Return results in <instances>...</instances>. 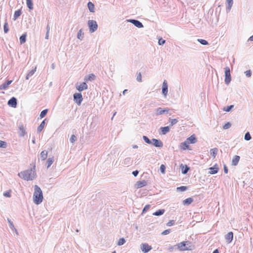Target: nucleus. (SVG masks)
Here are the masks:
<instances>
[{
  "instance_id": "f257e3e1",
  "label": "nucleus",
  "mask_w": 253,
  "mask_h": 253,
  "mask_svg": "<svg viewBox=\"0 0 253 253\" xmlns=\"http://www.w3.org/2000/svg\"><path fill=\"white\" fill-rule=\"evenodd\" d=\"M35 166L33 168L21 171L18 173V176L25 180H32L36 177V173L35 171Z\"/></svg>"
},
{
  "instance_id": "f03ea898",
  "label": "nucleus",
  "mask_w": 253,
  "mask_h": 253,
  "mask_svg": "<svg viewBox=\"0 0 253 253\" xmlns=\"http://www.w3.org/2000/svg\"><path fill=\"white\" fill-rule=\"evenodd\" d=\"M42 192L41 188L36 185L34 186V192L33 194V201L35 204H40L43 200Z\"/></svg>"
},
{
  "instance_id": "7ed1b4c3",
  "label": "nucleus",
  "mask_w": 253,
  "mask_h": 253,
  "mask_svg": "<svg viewBox=\"0 0 253 253\" xmlns=\"http://www.w3.org/2000/svg\"><path fill=\"white\" fill-rule=\"evenodd\" d=\"M175 246H176L177 249L180 251H191L194 248L191 242L189 241L181 242L177 244Z\"/></svg>"
},
{
  "instance_id": "20e7f679",
  "label": "nucleus",
  "mask_w": 253,
  "mask_h": 253,
  "mask_svg": "<svg viewBox=\"0 0 253 253\" xmlns=\"http://www.w3.org/2000/svg\"><path fill=\"white\" fill-rule=\"evenodd\" d=\"M87 24L90 33H93L97 30L98 28V24L96 21L89 20L87 22Z\"/></svg>"
},
{
  "instance_id": "39448f33",
  "label": "nucleus",
  "mask_w": 253,
  "mask_h": 253,
  "mask_svg": "<svg viewBox=\"0 0 253 253\" xmlns=\"http://www.w3.org/2000/svg\"><path fill=\"white\" fill-rule=\"evenodd\" d=\"M225 70V83L226 84L228 85L231 81V76L230 74V70L229 67H226Z\"/></svg>"
},
{
  "instance_id": "423d86ee",
  "label": "nucleus",
  "mask_w": 253,
  "mask_h": 253,
  "mask_svg": "<svg viewBox=\"0 0 253 253\" xmlns=\"http://www.w3.org/2000/svg\"><path fill=\"white\" fill-rule=\"evenodd\" d=\"M74 101L78 105H80L83 100L82 94L81 93H75L73 95Z\"/></svg>"
},
{
  "instance_id": "0eeeda50",
  "label": "nucleus",
  "mask_w": 253,
  "mask_h": 253,
  "mask_svg": "<svg viewBox=\"0 0 253 253\" xmlns=\"http://www.w3.org/2000/svg\"><path fill=\"white\" fill-rule=\"evenodd\" d=\"M140 249L143 253H147L152 250V248L147 243H142L140 245Z\"/></svg>"
},
{
  "instance_id": "6e6552de",
  "label": "nucleus",
  "mask_w": 253,
  "mask_h": 253,
  "mask_svg": "<svg viewBox=\"0 0 253 253\" xmlns=\"http://www.w3.org/2000/svg\"><path fill=\"white\" fill-rule=\"evenodd\" d=\"M127 21L133 24L135 27L138 28H141L144 27L143 25L141 22L136 19H128L127 20Z\"/></svg>"
},
{
  "instance_id": "1a4fd4ad",
  "label": "nucleus",
  "mask_w": 253,
  "mask_h": 253,
  "mask_svg": "<svg viewBox=\"0 0 253 253\" xmlns=\"http://www.w3.org/2000/svg\"><path fill=\"white\" fill-rule=\"evenodd\" d=\"M151 144L156 147H162L163 146V143L162 141L160 139L153 138L151 140Z\"/></svg>"
},
{
  "instance_id": "9d476101",
  "label": "nucleus",
  "mask_w": 253,
  "mask_h": 253,
  "mask_svg": "<svg viewBox=\"0 0 253 253\" xmlns=\"http://www.w3.org/2000/svg\"><path fill=\"white\" fill-rule=\"evenodd\" d=\"M7 104L13 108H15L17 104V100L15 97H11L7 102Z\"/></svg>"
},
{
  "instance_id": "9b49d317",
  "label": "nucleus",
  "mask_w": 253,
  "mask_h": 253,
  "mask_svg": "<svg viewBox=\"0 0 253 253\" xmlns=\"http://www.w3.org/2000/svg\"><path fill=\"white\" fill-rule=\"evenodd\" d=\"M87 87L88 86L85 82H83L79 85H76L77 89L80 92L87 89Z\"/></svg>"
},
{
  "instance_id": "f8f14e48",
  "label": "nucleus",
  "mask_w": 253,
  "mask_h": 253,
  "mask_svg": "<svg viewBox=\"0 0 253 253\" xmlns=\"http://www.w3.org/2000/svg\"><path fill=\"white\" fill-rule=\"evenodd\" d=\"M168 92V85L167 82L166 80H165L163 83L162 86V93L165 96H166Z\"/></svg>"
},
{
  "instance_id": "ddd939ff",
  "label": "nucleus",
  "mask_w": 253,
  "mask_h": 253,
  "mask_svg": "<svg viewBox=\"0 0 253 253\" xmlns=\"http://www.w3.org/2000/svg\"><path fill=\"white\" fill-rule=\"evenodd\" d=\"M209 173L211 174H214L218 172L219 170V168L217 164H215L212 167H210L209 168Z\"/></svg>"
},
{
  "instance_id": "4468645a",
  "label": "nucleus",
  "mask_w": 253,
  "mask_h": 253,
  "mask_svg": "<svg viewBox=\"0 0 253 253\" xmlns=\"http://www.w3.org/2000/svg\"><path fill=\"white\" fill-rule=\"evenodd\" d=\"M169 109L167 108L163 109L161 107L157 108L156 110V114L157 115H162L163 114L168 113Z\"/></svg>"
},
{
  "instance_id": "2eb2a0df",
  "label": "nucleus",
  "mask_w": 253,
  "mask_h": 253,
  "mask_svg": "<svg viewBox=\"0 0 253 253\" xmlns=\"http://www.w3.org/2000/svg\"><path fill=\"white\" fill-rule=\"evenodd\" d=\"M189 144H194L197 142V139L196 137L195 134H193L188 137L186 140Z\"/></svg>"
},
{
  "instance_id": "dca6fc26",
  "label": "nucleus",
  "mask_w": 253,
  "mask_h": 253,
  "mask_svg": "<svg viewBox=\"0 0 253 253\" xmlns=\"http://www.w3.org/2000/svg\"><path fill=\"white\" fill-rule=\"evenodd\" d=\"M147 184V182L146 180H143L141 181H138L136 182L135 184V187L137 188H142L144 186H145Z\"/></svg>"
},
{
  "instance_id": "f3484780",
  "label": "nucleus",
  "mask_w": 253,
  "mask_h": 253,
  "mask_svg": "<svg viewBox=\"0 0 253 253\" xmlns=\"http://www.w3.org/2000/svg\"><path fill=\"white\" fill-rule=\"evenodd\" d=\"M227 243H230L233 239V233L232 232H228L225 236Z\"/></svg>"
},
{
  "instance_id": "a211bd4d",
  "label": "nucleus",
  "mask_w": 253,
  "mask_h": 253,
  "mask_svg": "<svg viewBox=\"0 0 253 253\" xmlns=\"http://www.w3.org/2000/svg\"><path fill=\"white\" fill-rule=\"evenodd\" d=\"M12 82V80H7L6 82L0 85V90L6 89L8 85Z\"/></svg>"
},
{
  "instance_id": "6ab92c4d",
  "label": "nucleus",
  "mask_w": 253,
  "mask_h": 253,
  "mask_svg": "<svg viewBox=\"0 0 253 253\" xmlns=\"http://www.w3.org/2000/svg\"><path fill=\"white\" fill-rule=\"evenodd\" d=\"M180 148L181 150H183L188 149L189 148V143L186 140L183 142L181 143L180 144Z\"/></svg>"
},
{
  "instance_id": "aec40b11",
  "label": "nucleus",
  "mask_w": 253,
  "mask_h": 253,
  "mask_svg": "<svg viewBox=\"0 0 253 253\" xmlns=\"http://www.w3.org/2000/svg\"><path fill=\"white\" fill-rule=\"evenodd\" d=\"M180 167L181 169V172L183 174H186L190 169V168L187 165L184 166L182 164H181Z\"/></svg>"
},
{
  "instance_id": "412c9836",
  "label": "nucleus",
  "mask_w": 253,
  "mask_h": 253,
  "mask_svg": "<svg viewBox=\"0 0 253 253\" xmlns=\"http://www.w3.org/2000/svg\"><path fill=\"white\" fill-rule=\"evenodd\" d=\"M194 201L193 198L190 197L183 201V204L185 206L190 205Z\"/></svg>"
},
{
  "instance_id": "4be33fe9",
  "label": "nucleus",
  "mask_w": 253,
  "mask_h": 253,
  "mask_svg": "<svg viewBox=\"0 0 253 253\" xmlns=\"http://www.w3.org/2000/svg\"><path fill=\"white\" fill-rule=\"evenodd\" d=\"M226 3H227V6H226V10L227 12L229 11L231 7L233 5V0H226Z\"/></svg>"
},
{
  "instance_id": "5701e85b",
  "label": "nucleus",
  "mask_w": 253,
  "mask_h": 253,
  "mask_svg": "<svg viewBox=\"0 0 253 253\" xmlns=\"http://www.w3.org/2000/svg\"><path fill=\"white\" fill-rule=\"evenodd\" d=\"M240 157L239 156L236 155L232 161V165L233 166H236L239 163V161L240 160Z\"/></svg>"
},
{
  "instance_id": "b1692460",
  "label": "nucleus",
  "mask_w": 253,
  "mask_h": 253,
  "mask_svg": "<svg viewBox=\"0 0 253 253\" xmlns=\"http://www.w3.org/2000/svg\"><path fill=\"white\" fill-rule=\"evenodd\" d=\"M218 152V149L214 148L210 150V154L213 158H215Z\"/></svg>"
},
{
  "instance_id": "393cba45",
  "label": "nucleus",
  "mask_w": 253,
  "mask_h": 253,
  "mask_svg": "<svg viewBox=\"0 0 253 253\" xmlns=\"http://www.w3.org/2000/svg\"><path fill=\"white\" fill-rule=\"evenodd\" d=\"M95 78V76L93 74H90L88 75L87 76H85L84 78L85 81H92L94 80Z\"/></svg>"
},
{
  "instance_id": "a878e982",
  "label": "nucleus",
  "mask_w": 253,
  "mask_h": 253,
  "mask_svg": "<svg viewBox=\"0 0 253 253\" xmlns=\"http://www.w3.org/2000/svg\"><path fill=\"white\" fill-rule=\"evenodd\" d=\"M170 127H161L159 131V133L161 134H166L169 131Z\"/></svg>"
},
{
  "instance_id": "bb28decb",
  "label": "nucleus",
  "mask_w": 253,
  "mask_h": 253,
  "mask_svg": "<svg viewBox=\"0 0 253 253\" xmlns=\"http://www.w3.org/2000/svg\"><path fill=\"white\" fill-rule=\"evenodd\" d=\"M7 221H8V222L9 223V227H10V229L12 231H15L16 233V234H18L17 230L15 228L13 222L11 221V220L9 218H7Z\"/></svg>"
},
{
  "instance_id": "cd10ccee",
  "label": "nucleus",
  "mask_w": 253,
  "mask_h": 253,
  "mask_svg": "<svg viewBox=\"0 0 253 253\" xmlns=\"http://www.w3.org/2000/svg\"><path fill=\"white\" fill-rule=\"evenodd\" d=\"M87 7L90 12H94V5L92 2L89 1L87 3Z\"/></svg>"
},
{
  "instance_id": "c85d7f7f",
  "label": "nucleus",
  "mask_w": 253,
  "mask_h": 253,
  "mask_svg": "<svg viewBox=\"0 0 253 253\" xmlns=\"http://www.w3.org/2000/svg\"><path fill=\"white\" fill-rule=\"evenodd\" d=\"M3 31L4 33L6 34L9 31V28H8V22L7 21V18L6 17L5 19V22L3 25Z\"/></svg>"
},
{
  "instance_id": "c756f323",
  "label": "nucleus",
  "mask_w": 253,
  "mask_h": 253,
  "mask_svg": "<svg viewBox=\"0 0 253 253\" xmlns=\"http://www.w3.org/2000/svg\"><path fill=\"white\" fill-rule=\"evenodd\" d=\"M22 11L21 9H18L14 12L13 19L14 20H16L21 14Z\"/></svg>"
},
{
  "instance_id": "7c9ffc66",
  "label": "nucleus",
  "mask_w": 253,
  "mask_h": 253,
  "mask_svg": "<svg viewBox=\"0 0 253 253\" xmlns=\"http://www.w3.org/2000/svg\"><path fill=\"white\" fill-rule=\"evenodd\" d=\"M18 134L19 136L23 137L26 133V130L25 127H19V129L18 131Z\"/></svg>"
},
{
  "instance_id": "2f4dec72",
  "label": "nucleus",
  "mask_w": 253,
  "mask_h": 253,
  "mask_svg": "<svg viewBox=\"0 0 253 253\" xmlns=\"http://www.w3.org/2000/svg\"><path fill=\"white\" fill-rule=\"evenodd\" d=\"M36 71V67H35L34 69H32L31 71H29V72L27 73V76L26 77V79L28 80L30 77H31L34 74Z\"/></svg>"
},
{
  "instance_id": "473e14b6",
  "label": "nucleus",
  "mask_w": 253,
  "mask_h": 253,
  "mask_svg": "<svg viewBox=\"0 0 253 253\" xmlns=\"http://www.w3.org/2000/svg\"><path fill=\"white\" fill-rule=\"evenodd\" d=\"M132 163V161H131V158L130 157H127V158H126L124 162L122 163V164L124 165H131Z\"/></svg>"
},
{
  "instance_id": "72a5a7b5",
  "label": "nucleus",
  "mask_w": 253,
  "mask_h": 253,
  "mask_svg": "<svg viewBox=\"0 0 253 253\" xmlns=\"http://www.w3.org/2000/svg\"><path fill=\"white\" fill-rule=\"evenodd\" d=\"M165 210L164 209H160L154 213H153V215L155 216H160L164 213Z\"/></svg>"
},
{
  "instance_id": "f704fd0d",
  "label": "nucleus",
  "mask_w": 253,
  "mask_h": 253,
  "mask_svg": "<svg viewBox=\"0 0 253 253\" xmlns=\"http://www.w3.org/2000/svg\"><path fill=\"white\" fill-rule=\"evenodd\" d=\"M47 154L48 152L45 150H43L41 153V158L42 159V160H44L46 159L47 157Z\"/></svg>"
},
{
  "instance_id": "c9c22d12",
  "label": "nucleus",
  "mask_w": 253,
  "mask_h": 253,
  "mask_svg": "<svg viewBox=\"0 0 253 253\" xmlns=\"http://www.w3.org/2000/svg\"><path fill=\"white\" fill-rule=\"evenodd\" d=\"M26 4L27 7L30 10H32L33 9V3L32 0H26Z\"/></svg>"
},
{
  "instance_id": "e433bc0d",
  "label": "nucleus",
  "mask_w": 253,
  "mask_h": 253,
  "mask_svg": "<svg viewBox=\"0 0 253 253\" xmlns=\"http://www.w3.org/2000/svg\"><path fill=\"white\" fill-rule=\"evenodd\" d=\"M26 36H27L26 34H24L20 37L19 40H20V42L21 44H23L26 42Z\"/></svg>"
},
{
  "instance_id": "4c0bfd02",
  "label": "nucleus",
  "mask_w": 253,
  "mask_h": 253,
  "mask_svg": "<svg viewBox=\"0 0 253 253\" xmlns=\"http://www.w3.org/2000/svg\"><path fill=\"white\" fill-rule=\"evenodd\" d=\"M187 189V187L185 186H181L178 187H177L176 190L178 192H183Z\"/></svg>"
},
{
  "instance_id": "58836bf2",
  "label": "nucleus",
  "mask_w": 253,
  "mask_h": 253,
  "mask_svg": "<svg viewBox=\"0 0 253 253\" xmlns=\"http://www.w3.org/2000/svg\"><path fill=\"white\" fill-rule=\"evenodd\" d=\"M53 158H49L47 160V168H48L53 163Z\"/></svg>"
},
{
  "instance_id": "ea45409f",
  "label": "nucleus",
  "mask_w": 253,
  "mask_h": 253,
  "mask_svg": "<svg viewBox=\"0 0 253 253\" xmlns=\"http://www.w3.org/2000/svg\"><path fill=\"white\" fill-rule=\"evenodd\" d=\"M197 41H198V42H199L202 45H208L209 44L208 42L206 40H205L198 39L197 40Z\"/></svg>"
},
{
  "instance_id": "a19ab883",
  "label": "nucleus",
  "mask_w": 253,
  "mask_h": 253,
  "mask_svg": "<svg viewBox=\"0 0 253 253\" xmlns=\"http://www.w3.org/2000/svg\"><path fill=\"white\" fill-rule=\"evenodd\" d=\"M244 139L246 141H249L252 139V137L249 132H247L245 133Z\"/></svg>"
},
{
  "instance_id": "79ce46f5",
  "label": "nucleus",
  "mask_w": 253,
  "mask_h": 253,
  "mask_svg": "<svg viewBox=\"0 0 253 253\" xmlns=\"http://www.w3.org/2000/svg\"><path fill=\"white\" fill-rule=\"evenodd\" d=\"M142 138L145 142L148 144H151V140H150L147 136L144 135Z\"/></svg>"
},
{
  "instance_id": "37998d69",
  "label": "nucleus",
  "mask_w": 253,
  "mask_h": 253,
  "mask_svg": "<svg viewBox=\"0 0 253 253\" xmlns=\"http://www.w3.org/2000/svg\"><path fill=\"white\" fill-rule=\"evenodd\" d=\"M126 242V240L124 238H120L118 242V246L123 245Z\"/></svg>"
},
{
  "instance_id": "c03bdc74",
  "label": "nucleus",
  "mask_w": 253,
  "mask_h": 253,
  "mask_svg": "<svg viewBox=\"0 0 253 253\" xmlns=\"http://www.w3.org/2000/svg\"><path fill=\"white\" fill-rule=\"evenodd\" d=\"M48 112V109H44L42 110L40 114L41 118H42L45 116Z\"/></svg>"
},
{
  "instance_id": "a18cd8bd",
  "label": "nucleus",
  "mask_w": 253,
  "mask_h": 253,
  "mask_svg": "<svg viewBox=\"0 0 253 253\" xmlns=\"http://www.w3.org/2000/svg\"><path fill=\"white\" fill-rule=\"evenodd\" d=\"M77 140V136L75 134H73L71 136V138L70 139V142L72 143H74L76 140Z\"/></svg>"
},
{
  "instance_id": "49530a36",
  "label": "nucleus",
  "mask_w": 253,
  "mask_h": 253,
  "mask_svg": "<svg viewBox=\"0 0 253 253\" xmlns=\"http://www.w3.org/2000/svg\"><path fill=\"white\" fill-rule=\"evenodd\" d=\"M178 122L177 119H169V122L170 123V125L173 126L176 124Z\"/></svg>"
},
{
  "instance_id": "de8ad7c7",
  "label": "nucleus",
  "mask_w": 253,
  "mask_h": 253,
  "mask_svg": "<svg viewBox=\"0 0 253 253\" xmlns=\"http://www.w3.org/2000/svg\"><path fill=\"white\" fill-rule=\"evenodd\" d=\"M7 146V143L5 141L0 140V148H5Z\"/></svg>"
},
{
  "instance_id": "09e8293b",
  "label": "nucleus",
  "mask_w": 253,
  "mask_h": 253,
  "mask_svg": "<svg viewBox=\"0 0 253 253\" xmlns=\"http://www.w3.org/2000/svg\"><path fill=\"white\" fill-rule=\"evenodd\" d=\"M233 108H234V105H231L229 106H227L226 108H224V110L226 112H229Z\"/></svg>"
},
{
  "instance_id": "8fccbe9b",
  "label": "nucleus",
  "mask_w": 253,
  "mask_h": 253,
  "mask_svg": "<svg viewBox=\"0 0 253 253\" xmlns=\"http://www.w3.org/2000/svg\"><path fill=\"white\" fill-rule=\"evenodd\" d=\"M150 205H146L143 208L142 213L146 212L150 209Z\"/></svg>"
},
{
  "instance_id": "3c124183",
  "label": "nucleus",
  "mask_w": 253,
  "mask_h": 253,
  "mask_svg": "<svg viewBox=\"0 0 253 253\" xmlns=\"http://www.w3.org/2000/svg\"><path fill=\"white\" fill-rule=\"evenodd\" d=\"M160 170L162 173H165L166 171V167L164 165H161Z\"/></svg>"
},
{
  "instance_id": "603ef678",
  "label": "nucleus",
  "mask_w": 253,
  "mask_h": 253,
  "mask_svg": "<svg viewBox=\"0 0 253 253\" xmlns=\"http://www.w3.org/2000/svg\"><path fill=\"white\" fill-rule=\"evenodd\" d=\"M77 38L81 40H83V36H82V29L80 30L78 32L77 34Z\"/></svg>"
},
{
  "instance_id": "864d4df0",
  "label": "nucleus",
  "mask_w": 253,
  "mask_h": 253,
  "mask_svg": "<svg viewBox=\"0 0 253 253\" xmlns=\"http://www.w3.org/2000/svg\"><path fill=\"white\" fill-rule=\"evenodd\" d=\"M166 42V40L163 39L162 38H160V39H159V41H158V44L160 45H163Z\"/></svg>"
},
{
  "instance_id": "5fc2aeb1",
  "label": "nucleus",
  "mask_w": 253,
  "mask_h": 253,
  "mask_svg": "<svg viewBox=\"0 0 253 253\" xmlns=\"http://www.w3.org/2000/svg\"><path fill=\"white\" fill-rule=\"evenodd\" d=\"M136 80L139 82H142V77H141V73L139 72L138 74H137V77H136Z\"/></svg>"
},
{
  "instance_id": "6e6d98bb",
  "label": "nucleus",
  "mask_w": 253,
  "mask_h": 253,
  "mask_svg": "<svg viewBox=\"0 0 253 253\" xmlns=\"http://www.w3.org/2000/svg\"><path fill=\"white\" fill-rule=\"evenodd\" d=\"M3 196L6 197H10V191H7L3 193Z\"/></svg>"
},
{
  "instance_id": "4d7b16f0",
  "label": "nucleus",
  "mask_w": 253,
  "mask_h": 253,
  "mask_svg": "<svg viewBox=\"0 0 253 253\" xmlns=\"http://www.w3.org/2000/svg\"><path fill=\"white\" fill-rule=\"evenodd\" d=\"M175 223V221L173 220H169L167 223V225L169 226H171L173 225Z\"/></svg>"
},
{
  "instance_id": "13d9d810",
  "label": "nucleus",
  "mask_w": 253,
  "mask_h": 253,
  "mask_svg": "<svg viewBox=\"0 0 253 253\" xmlns=\"http://www.w3.org/2000/svg\"><path fill=\"white\" fill-rule=\"evenodd\" d=\"M245 73L246 74V76L248 78L250 77L252 75V72L251 70H247L245 72Z\"/></svg>"
},
{
  "instance_id": "bf43d9fd",
  "label": "nucleus",
  "mask_w": 253,
  "mask_h": 253,
  "mask_svg": "<svg viewBox=\"0 0 253 253\" xmlns=\"http://www.w3.org/2000/svg\"><path fill=\"white\" fill-rule=\"evenodd\" d=\"M170 229H167V230H165V231H164L162 233V235H167L168 234H169L170 233Z\"/></svg>"
},
{
  "instance_id": "052dcab7",
  "label": "nucleus",
  "mask_w": 253,
  "mask_h": 253,
  "mask_svg": "<svg viewBox=\"0 0 253 253\" xmlns=\"http://www.w3.org/2000/svg\"><path fill=\"white\" fill-rule=\"evenodd\" d=\"M138 173H139V171L137 170H135L132 171V174L134 176L136 177V176H137Z\"/></svg>"
},
{
  "instance_id": "680f3d73",
  "label": "nucleus",
  "mask_w": 253,
  "mask_h": 253,
  "mask_svg": "<svg viewBox=\"0 0 253 253\" xmlns=\"http://www.w3.org/2000/svg\"><path fill=\"white\" fill-rule=\"evenodd\" d=\"M223 169H224V172L225 173H228V169L227 168V167L225 165H224Z\"/></svg>"
},
{
  "instance_id": "e2e57ef3",
  "label": "nucleus",
  "mask_w": 253,
  "mask_h": 253,
  "mask_svg": "<svg viewBox=\"0 0 253 253\" xmlns=\"http://www.w3.org/2000/svg\"><path fill=\"white\" fill-rule=\"evenodd\" d=\"M45 120H46L42 121V122L41 123V124L39 126H44L45 124Z\"/></svg>"
},
{
  "instance_id": "0e129e2a",
  "label": "nucleus",
  "mask_w": 253,
  "mask_h": 253,
  "mask_svg": "<svg viewBox=\"0 0 253 253\" xmlns=\"http://www.w3.org/2000/svg\"><path fill=\"white\" fill-rule=\"evenodd\" d=\"M231 124L229 122H227V123H225L224 125L222 126H230Z\"/></svg>"
},
{
  "instance_id": "69168bd1",
  "label": "nucleus",
  "mask_w": 253,
  "mask_h": 253,
  "mask_svg": "<svg viewBox=\"0 0 253 253\" xmlns=\"http://www.w3.org/2000/svg\"><path fill=\"white\" fill-rule=\"evenodd\" d=\"M44 127H38L37 132L38 133H40L43 129Z\"/></svg>"
},
{
  "instance_id": "338daca9",
  "label": "nucleus",
  "mask_w": 253,
  "mask_h": 253,
  "mask_svg": "<svg viewBox=\"0 0 253 253\" xmlns=\"http://www.w3.org/2000/svg\"><path fill=\"white\" fill-rule=\"evenodd\" d=\"M175 247V246H170V247H169V250L170 252H172V251H173V249H174V247Z\"/></svg>"
},
{
  "instance_id": "774afa93",
  "label": "nucleus",
  "mask_w": 253,
  "mask_h": 253,
  "mask_svg": "<svg viewBox=\"0 0 253 253\" xmlns=\"http://www.w3.org/2000/svg\"><path fill=\"white\" fill-rule=\"evenodd\" d=\"M49 33L48 32H46V35H45V39H48V37H49Z\"/></svg>"
}]
</instances>
